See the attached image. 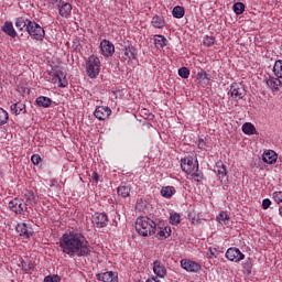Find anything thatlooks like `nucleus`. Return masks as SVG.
I'll return each mask as SVG.
<instances>
[{"label": "nucleus", "instance_id": "obj_1", "mask_svg": "<svg viewBox=\"0 0 282 282\" xmlns=\"http://www.w3.org/2000/svg\"><path fill=\"white\" fill-rule=\"evenodd\" d=\"M59 248L63 254H67L70 259L91 254L87 238L78 231H66L59 238Z\"/></svg>", "mask_w": 282, "mask_h": 282}, {"label": "nucleus", "instance_id": "obj_2", "mask_svg": "<svg viewBox=\"0 0 282 282\" xmlns=\"http://www.w3.org/2000/svg\"><path fill=\"white\" fill-rule=\"evenodd\" d=\"M181 169L192 177L194 182H202L204 180V173L199 171V163L194 160L193 156H186L181 160Z\"/></svg>", "mask_w": 282, "mask_h": 282}, {"label": "nucleus", "instance_id": "obj_3", "mask_svg": "<svg viewBox=\"0 0 282 282\" xmlns=\"http://www.w3.org/2000/svg\"><path fill=\"white\" fill-rule=\"evenodd\" d=\"M135 230L141 237H151L158 232V225L149 217H139L135 221Z\"/></svg>", "mask_w": 282, "mask_h": 282}, {"label": "nucleus", "instance_id": "obj_4", "mask_svg": "<svg viewBox=\"0 0 282 282\" xmlns=\"http://www.w3.org/2000/svg\"><path fill=\"white\" fill-rule=\"evenodd\" d=\"M26 32L33 41H43L45 39V29L34 21L28 22Z\"/></svg>", "mask_w": 282, "mask_h": 282}, {"label": "nucleus", "instance_id": "obj_5", "mask_svg": "<svg viewBox=\"0 0 282 282\" xmlns=\"http://www.w3.org/2000/svg\"><path fill=\"white\" fill-rule=\"evenodd\" d=\"M86 72L89 78H96L100 74V58L91 55L86 63Z\"/></svg>", "mask_w": 282, "mask_h": 282}, {"label": "nucleus", "instance_id": "obj_6", "mask_svg": "<svg viewBox=\"0 0 282 282\" xmlns=\"http://www.w3.org/2000/svg\"><path fill=\"white\" fill-rule=\"evenodd\" d=\"M9 209L15 215H23L24 213H28V204L21 198H14L9 202Z\"/></svg>", "mask_w": 282, "mask_h": 282}, {"label": "nucleus", "instance_id": "obj_7", "mask_svg": "<svg viewBox=\"0 0 282 282\" xmlns=\"http://www.w3.org/2000/svg\"><path fill=\"white\" fill-rule=\"evenodd\" d=\"M228 95L232 100H241L246 96V88L241 84H231Z\"/></svg>", "mask_w": 282, "mask_h": 282}, {"label": "nucleus", "instance_id": "obj_8", "mask_svg": "<svg viewBox=\"0 0 282 282\" xmlns=\"http://www.w3.org/2000/svg\"><path fill=\"white\" fill-rule=\"evenodd\" d=\"M91 221L96 228H106V226L109 224V217L105 213H95Z\"/></svg>", "mask_w": 282, "mask_h": 282}, {"label": "nucleus", "instance_id": "obj_9", "mask_svg": "<svg viewBox=\"0 0 282 282\" xmlns=\"http://www.w3.org/2000/svg\"><path fill=\"white\" fill-rule=\"evenodd\" d=\"M226 258L229 261L239 263V261H243V259H246V254H243L238 248H229L226 252Z\"/></svg>", "mask_w": 282, "mask_h": 282}, {"label": "nucleus", "instance_id": "obj_10", "mask_svg": "<svg viewBox=\"0 0 282 282\" xmlns=\"http://www.w3.org/2000/svg\"><path fill=\"white\" fill-rule=\"evenodd\" d=\"M57 8L58 14L63 17V19H69V17H72V3L62 0L59 3H57Z\"/></svg>", "mask_w": 282, "mask_h": 282}, {"label": "nucleus", "instance_id": "obj_11", "mask_svg": "<svg viewBox=\"0 0 282 282\" xmlns=\"http://www.w3.org/2000/svg\"><path fill=\"white\" fill-rule=\"evenodd\" d=\"M15 230L20 235V237H24V239H30L32 235H34L32 227L28 226V224L25 223L18 224Z\"/></svg>", "mask_w": 282, "mask_h": 282}, {"label": "nucleus", "instance_id": "obj_12", "mask_svg": "<svg viewBox=\"0 0 282 282\" xmlns=\"http://www.w3.org/2000/svg\"><path fill=\"white\" fill-rule=\"evenodd\" d=\"M181 268L186 270V272H199L202 270V265H199V263L187 259L181 260Z\"/></svg>", "mask_w": 282, "mask_h": 282}, {"label": "nucleus", "instance_id": "obj_13", "mask_svg": "<svg viewBox=\"0 0 282 282\" xmlns=\"http://www.w3.org/2000/svg\"><path fill=\"white\" fill-rule=\"evenodd\" d=\"M100 50L102 56L109 57L113 56V52H116V46H113V43L109 42L108 40H102L100 43Z\"/></svg>", "mask_w": 282, "mask_h": 282}, {"label": "nucleus", "instance_id": "obj_14", "mask_svg": "<svg viewBox=\"0 0 282 282\" xmlns=\"http://www.w3.org/2000/svg\"><path fill=\"white\" fill-rule=\"evenodd\" d=\"M95 118L97 120H107L111 116V108L105 106H98L94 111Z\"/></svg>", "mask_w": 282, "mask_h": 282}, {"label": "nucleus", "instance_id": "obj_15", "mask_svg": "<svg viewBox=\"0 0 282 282\" xmlns=\"http://www.w3.org/2000/svg\"><path fill=\"white\" fill-rule=\"evenodd\" d=\"M97 281H102V282H118V273L113 271H107L104 273H98L96 274Z\"/></svg>", "mask_w": 282, "mask_h": 282}, {"label": "nucleus", "instance_id": "obj_16", "mask_svg": "<svg viewBox=\"0 0 282 282\" xmlns=\"http://www.w3.org/2000/svg\"><path fill=\"white\" fill-rule=\"evenodd\" d=\"M153 272L156 276H159V279H164V276H166V265L156 260L153 263Z\"/></svg>", "mask_w": 282, "mask_h": 282}, {"label": "nucleus", "instance_id": "obj_17", "mask_svg": "<svg viewBox=\"0 0 282 282\" xmlns=\"http://www.w3.org/2000/svg\"><path fill=\"white\" fill-rule=\"evenodd\" d=\"M265 84L269 89H272V91H279V87H281V79L269 76L265 78Z\"/></svg>", "mask_w": 282, "mask_h": 282}, {"label": "nucleus", "instance_id": "obj_18", "mask_svg": "<svg viewBox=\"0 0 282 282\" xmlns=\"http://www.w3.org/2000/svg\"><path fill=\"white\" fill-rule=\"evenodd\" d=\"M1 30L11 39H17V31L14 30V25L12 24L11 21L4 22V24L1 26Z\"/></svg>", "mask_w": 282, "mask_h": 282}, {"label": "nucleus", "instance_id": "obj_19", "mask_svg": "<svg viewBox=\"0 0 282 282\" xmlns=\"http://www.w3.org/2000/svg\"><path fill=\"white\" fill-rule=\"evenodd\" d=\"M279 156L276 155V152H274L272 150L264 152L262 155V160H263V162H265V164H275Z\"/></svg>", "mask_w": 282, "mask_h": 282}, {"label": "nucleus", "instance_id": "obj_20", "mask_svg": "<svg viewBox=\"0 0 282 282\" xmlns=\"http://www.w3.org/2000/svg\"><path fill=\"white\" fill-rule=\"evenodd\" d=\"M24 204H26V208L29 206L36 205L37 198L36 195H34V192L26 191L23 198Z\"/></svg>", "mask_w": 282, "mask_h": 282}, {"label": "nucleus", "instance_id": "obj_21", "mask_svg": "<svg viewBox=\"0 0 282 282\" xmlns=\"http://www.w3.org/2000/svg\"><path fill=\"white\" fill-rule=\"evenodd\" d=\"M156 237L158 239H167V237H171V227L164 226V227H156Z\"/></svg>", "mask_w": 282, "mask_h": 282}, {"label": "nucleus", "instance_id": "obj_22", "mask_svg": "<svg viewBox=\"0 0 282 282\" xmlns=\"http://www.w3.org/2000/svg\"><path fill=\"white\" fill-rule=\"evenodd\" d=\"M154 45L156 50H163V47L169 45V40L164 35H154Z\"/></svg>", "mask_w": 282, "mask_h": 282}, {"label": "nucleus", "instance_id": "obj_23", "mask_svg": "<svg viewBox=\"0 0 282 282\" xmlns=\"http://www.w3.org/2000/svg\"><path fill=\"white\" fill-rule=\"evenodd\" d=\"M151 24L156 30H162V28H164V25H166V22L164 21V17H162V15H154L152 18Z\"/></svg>", "mask_w": 282, "mask_h": 282}, {"label": "nucleus", "instance_id": "obj_24", "mask_svg": "<svg viewBox=\"0 0 282 282\" xmlns=\"http://www.w3.org/2000/svg\"><path fill=\"white\" fill-rule=\"evenodd\" d=\"M123 59L128 63L135 59V48L133 46H127L123 52Z\"/></svg>", "mask_w": 282, "mask_h": 282}, {"label": "nucleus", "instance_id": "obj_25", "mask_svg": "<svg viewBox=\"0 0 282 282\" xmlns=\"http://www.w3.org/2000/svg\"><path fill=\"white\" fill-rule=\"evenodd\" d=\"M37 107H43L44 109H47V107L52 106V99L45 96H40L35 100Z\"/></svg>", "mask_w": 282, "mask_h": 282}, {"label": "nucleus", "instance_id": "obj_26", "mask_svg": "<svg viewBox=\"0 0 282 282\" xmlns=\"http://www.w3.org/2000/svg\"><path fill=\"white\" fill-rule=\"evenodd\" d=\"M242 132L246 133V135H257V128H254V124L246 122L242 124Z\"/></svg>", "mask_w": 282, "mask_h": 282}, {"label": "nucleus", "instance_id": "obj_27", "mask_svg": "<svg viewBox=\"0 0 282 282\" xmlns=\"http://www.w3.org/2000/svg\"><path fill=\"white\" fill-rule=\"evenodd\" d=\"M216 219L221 226H228L230 224V216L226 212H220Z\"/></svg>", "mask_w": 282, "mask_h": 282}, {"label": "nucleus", "instance_id": "obj_28", "mask_svg": "<svg viewBox=\"0 0 282 282\" xmlns=\"http://www.w3.org/2000/svg\"><path fill=\"white\" fill-rule=\"evenodd\" d=\"M11 111L15 116H19L21 113H25V105H23L21 102L13 104V105H11Z\"/></svg>", "mask_w": 282, "mask_h": 282}, {"label": "nucleus", "instance_id": "obj_29", "mask_svg": "<svg viewBox=\"0 0 282 282\" xmlns=\"http://www.w3.org/2000/svg\"><path fill=\"white\" fill-rule=\"evenodd\" d=\"M30 20L21 17V18H18L17 21H15V28H18V30H20L21 32H23V30H28V22Z\"/></svg>", "mask_w": 282, "mask_h": 282}, {"label": "nucleus", "instance_id": "obj_30", "mask_svg": "<svg viewBox=\"0 0 282 282\" xmlns=\"http://www.w3.org/2000/svg\"><path fill=\"white\" fill-rule=\"evenodd\" d=\"M185 13L186 11L184 10V7H181V6H176L172 10V14L174 19H183Z\"/></svg>", "mask_w": 282, "mask_h": 282}, {"label": "nucleus", "instance_id": "obj_31", "mask_svg": "<svg viewBox=\"0 0 282 282\" xmlns=\"http://www.w3.org/2000/svg\"><path fill=\"white\" fill-rule=\"evenodd\" d=\"M175 193V187L173 186H165L161 189L162 197H166L167 199L173 197V194Z\"/></svg>", "mask_w": 282, "mask_h": 282}, {"label": "nucleus", "instance_id": "obj_32", "mask_svg": "<svg viewBox=\"0 0 282 282\" xmlns=\"http://www.w3.org/2000/svg\"><path fill=\"white\" fill-rule=\"evenodd\" d=\"M53 82L59 87H67V79L63 78V73L55 75Z\"/></svg>", "mask_w": 282, "mask_h": 282}, {"label": "nucleus", "instance_id": "obj_33", "mask_svg": "<svg viewBox=\"0 0 282 282\" xmlns=\"http://www.w3.org/2000/svg\"><path fill=\"white\" fill-rule=\"evenodd\" d=\"M117 192L120 197H129L131 195V187L127 185L119 186Z\"/></svg>", "mask_w": 282, "mask_h": 282}, {"label": "nucleus", "instance_id": "obj_34", "mask_svg": "<svg viewBox=\"0 0 282 282\" xmlns=\"http://www.w3.org/2000/svg\"><path fill=\"white\" fill-rule=\"evenodd\" d=\"M215 173H217L221 177H226V175L228 174V172L226 171V165H224V163L221 162H218L216 164Z\"/></svg>", "mask_w": 282, "mask_h": 282}, {"label": "nucleus", "instance_id": "obj_35", "mask_svg": "<svg viewBox=\"0 0 282 282\" xmlns=\"http://www.w3.org/2000/svg\"><path fill=\"white\" fill-rule=\"evenodd\" d=\"M197 79L199 80V83H204V85H208V83H210V75L202 70L197 74Z\"/></svg>", "mask_w": 282, "mask_h": 282}, {"label": "nucleus", "instance_id": "obj_36", "mask_svg": "<svg viewBox=\"0 0 282 282\" xmlns=\"http://www.w3.org/2000/svg\"><path fill=\"white\" fill-rule=\"evenodd\" d=\"M232 8L235 14L237 15L243 14V12L246 11V4H243V2H236Z\"/></svg>", "mask_w": 282, "mask_h": 282}, {"label": "nucleus", "instance_id": "obj_37", "mask_svg": "<svg viewBox=\"0 0 282 282\" xmlns=\"http://www.w3.org/2000/svg\"><path fill=\"white\" fill-rule=\"evenodd\" d=\"M273 72L276 78H282V61H276L273 66Z\"/></svg>", "mask_w": 282, "mask_h": 282}, {"label": "nucleus", "instance_id": "obj_38", "mask_svg": "<svg viewBox=\"0 0 282 282\" xmlns=\"http://www.w3.org/2000/svg\"><path fill=\"white\" fill-rule=\"evenodd\" d=\"M10 116L8 115V111H6L3 108H0V127L3 124H8Z\"/></svg>", "mask_w": 282, "mask_h": 282}, {"label": "nucleus", "instance_id": "obj_39", "mask_svg": "<svg viewBox=\"0 0 282 282\" xmlns=\"http://www.w3.org/2000/svg\"><path fill=\"white\" fill-rule=\"evenodd\" d=\"M180 221H181L180 214H171L170 224H172L173 226H177V224H180Z\"/></svg>", "mask_w": 282, "mask_h": 282}, {"label": "nucleus", "instance_id": "obj_40", "mask_svg": "<svg viewBox=\"0 0 282 282\" xmlns=\"http://www.w3.org/2000/svg\"><path fill=\"white\" fill-rule=\"evenodd\" d=\"M203 44L205 47H212V45H215V39L213 36H206L203 40Z\"/></svg>", "mask_w": 282, "mask_h": 282}, {"label": "nucleus", "instance_id": "obj_41", "mask_svg": "<svg viewBox=\"0 0 282 282\" xmlns=\"http://www.w3.org/2000/svg\"><path fill=\"white\" fill-rule=\"evenodd\" d=\"M178 76H181V78H188V76H191V70H188L187 67H182L178 69Z\"/></svg>", "mask_w": 282, "mask_h": 282}, {"label": "nucleus", "instance_id": "obj_42", "mask_svg": "<svg viewBox=\"0 0 282 282\" xmlns=\"http://www.w3.org/2000/svg\"><path fill=\"white\" fill-rule=\"evenodd\" d=\"M44 282H61V276L58 275H48L44 278Z\"/></svg>", "mask_w": 282, "mask_h": 282}, {"label": "nucleus", "instance_id": "obj_43", "mask_svg": "<svg viewBox=\"0 0 282 282\" xmlns=\"http://www.w3.org/2000/svg\"><path fill=\"white\" fill-rule=\"evenodd\" d=\"M31 161H32V164H34L35 166H37V164H41V155L39 154H33L31 156Z\"/></svg>", "mask_w": 282, "mask_h": 282}, {"label": "nucleus", "instance_id": "obj_44", "mask_svg": "<svg viewBox=\"0 0 282 282\" xmlns=\"http://www.w3.org/2000/svg\"><path fill=\"white\" fill-rule=\"evenodd\" d=\"M273 199H274V202H276V204H281L282 203V192H274Z\"/></svg>", "mask_w": 282, "mask_h": 282}, {"label": "nucleus", "instance_id": "obj_45", "mask_svg": "<svg viewBox=\"0 0 282 282\" xmlns=\"http://www.w3.org/2000/svg\"><path fill=\"white\" fill-rule=\"evenodd\" d=\"M270 206H272V202L269 198H265L262 200V208L264 210H268V208H270Z\"/></svg>", "mask_w": 282, "mask_h": 282}, {"label": "nucleus", "instance_id": "obj_46", "mask_svg": "<svg viewBox=\"0 0 282 282\" xmlns=\"http://www.w3.org/2000/svg\"><path fill=\"white\" fill-rule=\"evenodd\" d=\"M91 178L94 180V182H96V184H98V180H100V175H98L97 172H93Z\"/></svg>", "mask_w": 282, "mask_h": 282}, {"label": "nucleus", "instance_id": "obj_47", "mask_svg": "<svg viewBox=\"0 0 282 282\" xmlns=\"http://www.w3.org/2000/svg\"><path fill=\"white\" fill-rule=\"evenodd\" d=\"M63 0H46V2L50 4V6H57V3L62 2Z\"/></svg>", "mask_w": 282, "mask_h": 282}, {"label": "nucleus", "instance_id": "obj_48", "mask_svg": "<svg viewBox=\"0 0 282 282\" xmlns=\"http://www.w3.org/2000/svg\"><path fill=\"white\" fill-rule=\"evenodd\" d=\"M243 269H245V270H248V271L252 270V262L247 261V262L245 263Z\"/></svg>", "mask_w": 282, "mask_h": 282}, {"label": "nucleus", "instance_id": "obj_49", "mask_svg": "<svg viewBox=\"0 0 282 282\" xmlns=\"http://www.w3.org/2000/svg\"><path fill=\"white\" fill-rule=\"evenodd\" d=\"M208 257H209V259H215V257H216V256H215V252H213V251L210 250Z\"/></svg>", "mask_w": 282, "mask_h": 282}]
</instances>
